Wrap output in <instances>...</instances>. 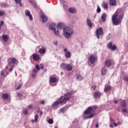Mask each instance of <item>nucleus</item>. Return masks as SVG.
Returning a JSON list of instances; mask_svg holds the SVG:
<instances>
[{"instance_id": "412c9836", "label": "nucleus", "mask_w": 128, "mask_h": 128, "mask_svg": "<svg viewBox=\"0 0 128 128\" xmlns=\"http://www.w3.org/2000/svg\"><path fill=\"white\" fill-rule=\"evenodd\" d=\"M68 12H70V14H76V10L74 8H70L68 9Z\"/></svg>"}, {"instance_id": "393cba45", "label": "nucleus", "mask_w": 128, "mask_h": 128, "mask_svg": "<svg viewBox=\"0 0 128 128\" xmlns=\"http://www.w3.org/2000/svg\"><path fill=\"white\" fill-rule=\"evenodd\" d=\"M28 2L34 6V8H36V4L32 0H28Z\"/></svg>"}, {"instance_id": "338daca9", "label": "nucleus", "mask_w": 128, "mask_h": 128, "mask_svg": "<svg viewBox=\"0 0 128 128\" xmlns=\"http://www.w3.org/2000/svg\"><path fill=\"white\" fill-rule=\"evenodd\" d=\"M60 74H61L62 76V74H64V73H63L62 72H60Z\"/></svg>"}, {"instance_id": "9b49d317", "label": "nucleus", "mask_w": 128, "mask_h": 128, "mask_svg": "<svg viewBox=\"0 0 128 128\" xmlns=\"http://www.w3.org/2000/svg\"><path fill=\"white\" fill-rule=\"evenodd\" d=\"M114 64V62H113V61H112L110 60H109L105 62L104 67L106 68V66H107V68H108V66H112Z\"/></svg>"}, {"instance_id": "2f4dec72", "label": "nucleus", "mask_w": 128, "mask_h": 128, "mask_svg": "<svg viewBox=\"0 0 128 128\" xmlns=\"http://www.w3.org/2000/svg\"><path fill=\"white\" fill-rule=\"evenodd\" d=\"M35 68L38 72H40V65H38V64H36L35 66Z\"/></svg>"}, {"instance_id": "20e7f679", "label": "nucleus", "mask_w": 128, "mask_h": 128, "mask_svg": "<svg viewBox=\"0 0 128 128\" xmlns=\"http://www.w3.org/2000/svg\"><path fill=\"white\" fill-rule=\"evenodd\" d=\"M64 36L66 38H70L74 34V30L70 27H66L63 28Z\"/></svg>"}, {"instance_id": "6ab92c4d", "label": "nucleus", "mask_w": 128, "mask_h": 128, "mask_svg": "<svg viewBox=\"0 0 128 128\" xmlns=\"http://www.w3.org/2000/svg\"><path fill=\"white\" fill-rule=\"evenodd\" d=\"M86 24L89 26V28H92V23L89 18L86 20Z\"/></svg>"}, {"instance_id": "69168bd1", "label": "nucleus", "mask_w": 128, "mask_h": 128, "mask_svg": "<svg viewBox=\"0 0 128 128\" xmlns=\"http://www.w3.org/2000/svg\"><path fill=\"white\" fill-rule=\"evenodd\" d=\"M110 128H114V126L112 124L110 125Z\"/></svg>"}, {"instance_id": "3c124183", "label": "nucleus", "mask_w": 128, "mask_h": 128, "mask_svg": "<svg viewBox=\"0 0 128 128\" xmlns=\"http://www.w3.org/2000/svg\"><path fill=\"white\" fill-rule=\"evenodd\" d=\"M32 72H34V74H36L38 72V70L36 68H34L32 70Z\"/></svg>"}, {"instance_id": "c03bdc74", "label": "nucleus", "mask_w": 128, "mask_h": 128, "mask_svg": "<svg viewBox=\"0 0 128 128\" xmlns=\"http://www.w3.org/2000/svg\"><path fill=\"white\" fill-rule=\"evenodd\" d=\"M22 83L20 84L18 86V88H16V90H20V88H22Z\"/></svg>"}, {"instance_id": "c756f323", "label": "nucleus", "mask_w": 128, "mask_h": 128, "mask_svg": "<svg viewBox=\"0 0 128 128\" xmlns=\"http://www.w3.org/2000/svg\"><path fill=\"white\" fill-rule=\"evenodd\" d=\"M28 109H24V111H23V114H24V116H28Z\"/></svg>"}, {"instance_id": "5fc2aeb1", "label": "nucleus", "mask_w": 128, "mask_h": 128, "mask_svg": "<svg viewBox=\"0 0 128 128\" xmlns=\"http://www.w3.org/2000/svg\"><path fill=\"white\" fill-rule=\"evenodd\" d=\"M4 70H2L0 72V76H4Z\"/></svg>"}, {"instance_id": "2eb2a0df", "label": "nucleus", "mask_w": 128, "mask_h": 128, "mask_svg": "<svg viewBox=\"0 0 128 128\" xmlns=\"http://www.w3.org/2000/svg\"><path fill=\"white\" fill-rule=\"evenodd\" d=\"M10 38V36H8V34H3L2 35V40L4 42H8V38Z\"/></svg>"}, {"instance_id": "b1692460", "label": "nucleus", "mask_w": 128, "mask_h": 128, "mask_svg": "<svg viewBox=\"0 0 128 128\" xmlns=\"http://www.w3.org/2000/svg\"><path fill=\"white\" fill-rule=\"evenodd\" d=\"M110 4L112 6H114L116 4V0H110Z\"/></svg>"}, {"instance_id": "774afa93", "label": "nucleus", "mask_w": 128, "mask_h": 128, "mask_svg": "<svg viewBox=\"0 0 128 128\" xmlns=\"http://www.w3.org/2000/svg\"><path fill=\"white\" fill-rule=\"evenodd\" d=\"M6 74L8 76V72H6Z\"/></svg>"}, {"instance_id": "39448f33", "label": "nucleus", "mask_w": 128, "mask_h": 128, "mask_svg": "<svg viewBox=\"0 0 128 128\" xmlns=\"http://www.w3.org/2000/svg\"><path fill=\"white\" fill-rule=\"evenodd\" d=\"M60 68L65 70H68V72H70L72 70V66L70 64H66V63H62L60 66Z\"/></svg>"}, {"instance_id": "79ce46f5", "label": "nucleus", "mask_w": 128, "mask_h": 128, "mask_svg": "<svg viewBox=\"0 0 128 128\" xmlns=\"http://www.w3.org/2000/svg\"><path fill=\"white\" fill-rule=\"evenodd\" d=\"M38 120V115L36 114L34 116V122H37Z\"/></svg>"}, {"instance_id": "4d7b16f0", "label": "nucleus", "mask_w": 128, "mask_h": 128, "mask_svg": "<svg viewBox=\"0 0 128 128\" xmlns=\"http://www.w3.org/2000/svg\"><path fill=\"white\" fill-rule=\"evenodd\" d=\"M29 110H32V105L30 104L28 106Z\"/></svg>"}, {"instance_id": "7c9ffc66", "label": "nucleus", "mask_w": 128, "mask_h": 128, "mask_svg": "<svg viewBox=\"0 0 128 128\" xmlns=\"http://www.w3.org/2000/svg\"><path fill=\"white\" fill-rule=\"evenodd\" d=\"M110 121L112 122V124H114V126H118V124H116L114 122V120H112V118H110Z\"/></svg>"}, {"instance_id": "49530a36", "label": "nucleus", "mask_w": 128, "mask_h": 128, "mask_svg": "<svg viewBox=\"0 0 128 128\" xmlns=\"http://www.w3.org/2000/svg\"><path fill=\"white\" fill-rule=\"evenodd\" d=\"M6 12L4 11H0V16H4Z\"/></svg>"}, {"instance_id": "f8f14e48", "label": "nucleus", "mask_w": 128, "mask_h": 128, "mask_svg": "<svg viewBox=\"0 0 128 128\" xmlns=\"http://www.w3.org/2000/svg\"><path fill=\"white\" fill-rule=\"evenodd\" d=\"M40 18V20L42 22H48V18L44 16V14H41Z\"/></svg>"}, {"instance_id": "473e14b6", "label": "nucleus", "mask_w": 128, "mask_h": 128, "mask_svg": "<svg viewBox=\"0 0 128 128\" xmlns=\"http://www.w3.org/2000/svg\"><path fill=\"white\" fill-rule=\"evenodd\" d=\"M77 80H82V75L78 74L76 76Z\"/></svg>"}, {"instance_id": "de8ad7c7", "label": "nucleus", "mask_w": 128, "mask_h": 128, "mask_svg": "<svg viewBox=\"0 0 128 128\" xmlns=\"http://www.w3.org/2000/svg\"><path fill=\"white\" fill-rule=\"evenodd\" d=\"M40 70H44V64H40Z\"/></svg>"}, {"instance_id": "a19ab883", "label": "nucleus", "mask_w": 128, "mask_h": 128, "mask_svg": "<svg viewBox=\"0 0 128 128\" xmlns=\"http://www.w3.org/2000/svg\"><path fill=\"white\" fill-rule=\"evenodd\" d=\"M103 8H108V3H104L103 4Z\"/></svg>"}, {"instance_id": "a211bd4d", "label": "nucleus", "mask_w": 128, "mask_h": 128, "mask_svg": "<svg viewBox=\"0 0 128 128\" xmlns=\"http://www.w3.org/2000/svg\"><path fill=\"white\" fill-rule=\"evenodd\" d=\"M106 72H108V70L106 69V67H103L101 70V74L102 76H104L106 74Z\"/></svg>"}, {"instance_id": "a18cd8bd", "label": "nucleus", "mask_w": 128, "mask_h": 128, "mask_svg": "<svg viewBox=\"0 0 128 128\" xmlns=\"http://www.w3.org/2000/svg\"><path fill=\"white\" fill-rule=\"evenodd\" d=\"M60 112H62V114H64V108H62L60 110Z\"/></svg>"}, {"instance_id": "13d9d810", "label": "nucleus", "mask_w": 128, "mask_h": 128, "mask_svg": "<svg viewBox=\"0 0 128 128\" xmlns=\"http://www.w3.org/2000/svg\"><path fill=\"white\" fill-rule=\"evenodd\" d=\"M54 44H55V46H56L58 44V41H55L54 42Z\"/></svg>"}, {"instance_id": "1a4fd4ad", "label": "nucleus", "mask_w": 128, "mask_h": 128, "mask_svg": "<svg viewBox=\"0 0 128 128\" xmlns=\"http://www.w3.org/2000/svg\"><path fill=\"white\" fill-rule=\"evenodd\" d=\"M8 64H18V61L14 58H10L8 60Z\"/></svg>"}, {"instance_id": "dca6fc26", "label": "nucleus", "mask_w": 128, "mask_h": 128, "mask_svg": "<svg viewBox=\"0 0 128 128\" xmlns=\"http://www.w3.org/2000/svg\"><path fill=\"white\" fill-rule=\"evenodd\" d=\"M40 56L36 54H32V59L34 60H36V62H38V60H40Z\"/></svg>"}, {"instance_id": "7ed1b4c3", "label": "nucleus", "mask_w": 128, "mask_h": 128, "mask_svg": "<svg viewBox=\"0 0 128 128\" xmlns=\"http://www.w3.org/2000/svg\"><path fill=\"white\" fill-rule=\"evenodd\" d=\"M64 25L62 22H60L58 24L57 28H56V24L54 23H52L49 26L50 28V30H53L56 36H58V34H60V32L58 31V28H60V30H62V28L64 29Z\"/></svg>"}, {"instance_id": "f704fd0d", "label": "nucleus", "mask_w": 128, "mask_h": 128, "mask_svg": "<svg viewBox=\"0 0 128 128\" xmlns=\"http://www.w3.org/2000/svg\"><path fill=\"white\" fill-rule=\"evenodd\" d=\"M112 36L110 34H109L108 35L106 36L107 40H108L110 38H112Z\"/></svg>"}, {"instance_id": "58836bf2", "label": "nucleus", "mask_w": 128, "mask_h": 128, "mask_svg": "<svg viewBox=\"0 0 128 128\" xmlns=\"http://www.w3.org/2000/svg\"><path fill=\"white\" fill-rule=\"evenodd\" d=\"M63 8L66 10V2H62Z\"/></svg>"}, {"instance_id": "052dcab7", "label": "nucleus", "mask_w": 128, "mask_h": 128, "mask_svg": "<svg viewBox=\"0 0 128 128\" xmlns=\"http://www.w3.org/2000/svg\"><path fill=\"white\" fill-rule=\"evenodd\" d=\"M64 52H68V49L67 48H65L64 50Z\"/></svg>"}, {"instance_id": "c9c22d12", "label": "nucleus", "mask_w": 128, "mask_h": 128, "mask_svg": "<svg viewBox=\"0 0 128 128\" xmlns=\"http://www.w3.org/2000/svg\"><path fill=\"white\" fill-rule=\"evenodd\" d=\"M18 96L20 98H22V93L20 92H18L17 93Z\"/></svg>"}, {"instance_id": "37998d69", "label": "nucleus", "mask_w": 128, "mask_h": 128, "mask_svg": "<svg viewBox=\"0 0 128 128\" xmlns=\"http://www.w3.org/2000/svg\"><path fill=\"white\" fill-rule=\"evenodd\" d=\"M14 68V66H12L11 68L9 69V72H12Z\"/></svg>"}, {"instance_id": "6e6d98bb", "label": "nucleus", "mask_w": 128, "mask_h": 128, "mask_svg": "<svg viewBox=\"0 0 128 128\" xmlns=\"http://www.w3.org/2000/svg\"><path fill=\"white\" fill-rule=\"evenodd\" d=\"M4 25V22L1 21L0 23V28L2 27V26Z\"/></svg>"}, {"instance_id": "680f3d73", "label": "nucleus", "mask_w": 128, "mask_h": 128, "mask_svg": "<svg viewBox=\"0 0 128 128\" xmlns=\"http://www.w3.org/2000/svg\"><path fill=\"white\" fill-rule=\"evenodd\" d=\"M99 126H98V124H96V128H98Z\"/></svg>"}, {"instance_id": "9d476101", "label": "nucleus", "mask_w": 128, "mask_h": 128, "mask_svg": "<svg viewBox=\"0 0 128 128\" xmlns=\"http://www.w3.org/2000/svg\"><path fill=\"white\" fill-rule=\"evenodd\" d=\"M46 52V49L44 46H40L39 47L38 52L40 54H44Z\"/></svg>"}, {"instance_id": "72a5a7b5", "label": "nucleus", "mask_w": 128, "mask_h": 128, "mask_svg": "<svg viewBox=\"0 0 128 128\" xmlns=\"http://www.w3.org/2000/svg\"><path fill=\"white\" fill-rule=\"evenodd\" d=\"M117 48H116V45H113L111 48L110 50H116Z\"/></svg>"}, {"instance_id": "603ef678", "label": "nucleus", "mask_w": 128, "mask_h": 128, "mask_svg": "<svg viewBox=\"0 0 128 128\" xmlns=\"http://www.w3.org/2000/svg\"><path fill=\"white\" fill-rule=\"evenodd\" d=\"M92 88H93V90H96V86L92 85Z\"/></svg>"}, {"instance_id": "6e6552de", "label": "nucleus", "mask_w": 128, "mask_h": 128, "mask_svg": "<svg viewBox=\"0 0 128 128\" xmlns=\"http://www.w3.org/2000/svg\"><path fill=\"white\" fill-rule=\"evenodd\" d=\"M97 60L98 56L96 55H91L89 57V62L92 64H94Z\"/></svg>"}, {"instance_id": "e433bc0d", "label": "nucleus", "mask_w": 128, "mask_h": 128, "mask_svg": "<svg viewBox=\"0 0 128 128\" xmlns=\"http://www.w3.org/2000/svg\"><path fill=\"white\" fill-rule=\"evenodd\" d=\"M100 12H102V10H100V6H98V8L96 10V12L98 14H100Z\"/></svg>"}, {"instance_id": "8fccbe9b", "label": "nucleus", "mask_w": 128, "mask_h": 128, "mask_svg": "<svg viewBox=\"0 0 128 128\" xmlns=\"http://www.w3.org/2000/svg\"><path fill=\"white\" fill-rule=\"evenodd\" d=\"M38 112H40V116H42V114H44V112H42V111L40 110H39L38 111Z\"/></svg>"}, {"instance_id": "f3484780", "label": "nucleus", "mask_w": 128, "mask_h": 128, "mask_svg": "<svg viewBox=\"0 0 128 128\" xmlns=\"http://www.w3.org/2000/svg\"><path fill=\"white\" fill-rule=\"evenodd\" d=\"M56 80H58V79H56V77H50V82H52V84H56Z\"/></svg>"}, {"instance_id": "09e8293b", "label": "nucleus", "mask_w": 128, "mask_h": 128, "mask_svg": "<svg viewBox=\"0 0 128 128\" xmlns=\"http://www.w3.org/2000/svg\"><path fill=\"white\" fill-rule=\"evenodd\" d=\"M122 110L123 112H128V109L126 108H122Z\"/></svg>"}, {"instance_id": "bb28decb", "label": "nucleus", "mask_w": 128, "mask_h": 128, "mask_svg": "<svg viewBox=\"0 0 128 128\" xmlns=\"http://www.w3.org/2000/svg\"><path fill=\"white\" fill-rule=\"evenodd\" d=\"M2 96L4 100H8V98L9 96H8V94L6 93H4L2 94Z\"/></svg>"}, {"instance_id": "423d86ee", "label": "nucleus", "mask_w": 128, "mask_h": 128, "mask_svg": "<svg viewBox=\"0 0 128 128\" xmlns=\"http://www.w3.org/2000/svg\"><path fill=\"white\" fill-rule=\"evenodd\" d=\"M98 108V106H92L88 108V109L84 112L85 114H90L94 113L96 110Z\"/></svg>"}, {"instance_id": "5701e85b", "label": "nucleus", "mask_w": 128, "mask_h": 128, "mask_svg": "<svg viewBox=\"0 0 128 128\" xmlns=\"http://www.w3.org/2000/svg\"><path fill=\"white\" fill-rule=\"evenodd\" d=\"M94 116V112L91 113L88 116L84 117V120H88V118H92Z\"/></svg>"}, {"instance_id": "e2e57ef3", "label": "nucleus", "mask_w": 128, "mask_h": 128, "mask_svg": "<svg viewBox=\"0 0 128 128\" xmlns=\"http://www.w3.org/2000/svg\"><path fill=\"white\" fill-rule=\"evenodd\" d=\"M114 104H118V100H114Z\"/></svg>"}, {"instance_id": "c85d7f7f", "label": "nucleus", "mask_w": 128, "mask_h": 128, "mask_svg": "<svg viewBox=\"0 0 128 128\" xmlns=\"http://www.w3.org/2000/svg\"><path fill=\"white\" fill-rule=\"evenodd\" d=\"M112 90V86H106V87H105L104 90V92H108V90Z\"/></svg>"}, {"instance_id": "4be33fe9", "label": "nucleus", "mask_w": 128, "mask_h": 128, "mask_svg": "<svg viewBox=\"0 0 128 128\" xmlns=\"http://www.w3.org/2000/svg\"><path fill=\"white\" fill-rule=\"evenodd\" d=\"M120 106H122V108H126V100H122L120 102Z\"/></svg>"}, {"instance_id": "bf43d9fd", "label": "nucleus", "mask_w": 128, "mask_h": 128, "mask_svg": "<svg viewBox=\"0 0 128 128\" xmlns=\"http://www.w3.org/2000/svg\"><path fill=\"white\" fill-rule=\"evenodd\" d=\"M40 103L42 104H44V100H42Z\"/></svg>"}, {"instance_id": "f03ea898", "label": "nucleus", "mask_w": 128, "mask_h": 128, "mask_svg": "<svg viewBox=\"0 0 128 128\" xmlns=\"http://www.w3.org/2000/svg\"><path fill=\"white\" fill-rule=\"evenodd\" d=\"M70 94L67 92L64 96H61L58 100V101L55 102L52 104V106L56 107L58 106V104H66L68 100H70Z\"/></svg>"}, {"instance_id": "0eeeda50", "label": "nucleus", "mask_w": 128, "mask_h": 128, "mask_svg": "<svg viewBox=\"0 0 128 128\" xmlns=\"http://www.w3.org/2000/svg\"><path fill=\"white\" fill-rule=\"evenodd\" d=\"M104 35V30H102V28H99L98 29L96 30V36L97 38H100V36H103Z\"/></svg>"}, {"instance_id": "4468645a", "label": "nucleus", "mask_w": 128, "mask_h": 128, "mask_svg": "<svg viewBox=\"0 0 128 128\" xmlns=\"http://www.w3.org/2000/svg\"><path fill=\"white\" fill-rule=\"evenodd\" d=\"M100 96H102V93L100 92H94L93 96L94 98H100Z\"/></svg>"}, {"instance_id": "ea45409f", "label": "nucleus", "mask_w": 128, "mask_h": 128, "mask_svg": "<svg viewBox=\"0 0 128 128\" xmlns=\"http://www.w3.org/2000/svg\"><path fill=\"white\" fill-rule=\"evenodd\" d=\"M48 122L50 124H54V120L52 119H49Z\"/></svg>"}, {"instance_id": "a878e982", "label": "nucleus", "mask_w": 128, "mask_h": 128, "mask_svg": "<svg viewBox=\"0 0 128 128\" xmlns=\"http://www.w3.org/2000/svg\"><path fill=\"white\" fill-rule=\"evenodd\" d=\"M101 18L103 22H105L106 18V14H103L101 16Z\"/></svg>"}, {"instance_id": "ddd939ff", "label": "nucleus", "mask_w": 128, "mask_h": 128, "mask_svg": "<svg viewBox=\"0 0 128 128\" xmlns=\"http://www.w3.org/2000/svg\"><path fill=\"white\" fill-rule=\"evenodd\" d=\"M25 14L26 16L29 17V20H34V18H32V14H30V10H26L25 11Z\"/></svg>"}, {"instance_id": "0e129e2a", "label": "nucleus", "mask_w": 128, "mask_h": 128, "mask_svg": "<svg viewBox=\"0 0 128 128\" xmlns=\"http://www.w3.org/2000/svg\"><path fill=\"white\" fill-rule=\"evenodd\" d=\"M8 66H6V70H8Z\"/></svg>"}, {"instance_id": "aec40b11", "label": "nucleus", "mask_w": 128, "mask_h": 128, "mask_svg": "<svg viewBox=\"0 0 128 128\" xmlns=\"http://www.w3.org/2000/svg\"><path fill=\"white\" fill-rule=\"evenodd\" d=\"M72 56V54L70 52H65V58H70Z\"/></svg>"}, {"instance_id": "864d4df0", "label": "nucleus", "mask_w": 128, "mask_h": 128, "mask_svg": "<svg viewBox=\"0 0 128 128\" xmlns=\"http://www.w3.org/2000/svg\"><path fill=\"white\" fill-rule=\"evenodd\" d=\"M32 78H36V73H32Z\"/></svg>"}, {"instance_id": "4c0bfd02", "label": "nucleus", "mask_w": 128, "mask_h": 128, "mask_svg": "<svg viewBox=\"0 0 128 128\" xmlns=\"http://www.w3.org/2000/svg\"><path fill=\"white\" fill-rule=\"evenodd\" d=\"M112 46V42H110L108 44V48H109L110 50Z\"/></svg>"}, {"instance_id": "f257e3e1", "label": "nucleus", "mask_w": 128, "mask_h": 128, "mask_svg": "<svg viewBox=\"0 0 128 128\" xmlns=\"http://www.w3.org/2000/svg\"><path fill=\"white\" fill-rule=\"evenodd\" d=\"M124 10L122 9H118L112 17V22L114 26H118L122 24V19L124 18Z\"/></svg>"}, {"instance_id": "cd10ccee", "label": "nucleus", "mask_w": 128, "mask_h": 128, "mask_svg": "<svg viewBox=\"0 0 128 128\" xmlns=\"http://www.w3.org/2000/svg\"><path fill=\"white\" fill-rule=\"evenodd\" d=\"M16 4H20V6H22V4L21 0H14Z\"/></svg>"}]
</instances>
